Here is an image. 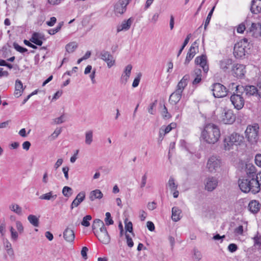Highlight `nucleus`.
I'll return each mask as SVG.
<instances>
[{
	"instance_id": "f257e3e1",
	"label": "nucleus",
	"mask_w": 261,
	"mask_h": 261,
	"mask_svg": "<svg viewBox=\"0 0 261 261\" xmlns=\"http://www.w3.org/2000/svg\"><path fill=\"white\" fill-rule=\"evenodd\" d=\"M220 135V130L217 125L208 123L205 125L201 137L206 143L214 144L218 141Z\"/></svg>"
},
{
	"instance_id": "f03ea898",
	"label": "nucleus",
	"mask_w": 261,
	"mask_h": 261,
	"mask_svg": "<svg viewBox=\"0 0 261 261\" xmlns=\"http://www.w3.org/2000/svg\"><path fill=\"white\" fill-rule=\"evenodd\" d=\"M257 173V169L254 165H247L246 178L239 180V186L242 192L244 193L250 192V187L249 186L252 182V179H254Z\"/></svg>"
},
{
	"instance_id": "7ed1b4c3",
	"label": "nucleus",
	"mask_w": 261,
	"mask_h": 261,
	"mask_svg": "<svg viewBox=\"0 0 261 261\" xmlns=\"http://www.w3.org/2000/svg\"><path fill=\"white\" fill-rule=\"evenodd\" d=\"M232 86H234L236 90L235 92L231 95L230 100L234 108L238 110H240L245 105V99L242 96L243 92L240 90L239 85L232 83Z\"/></svg>"
},
{
	"instance_id": "20e7f679",
	"label": "nucleus",
	"mask_w": 261,
	"mask_h": 261,
	"mask_svg": "<svg viewBox=\"0 0 261 261\" xmlns=\"http://www.w3.org/2000/svg\"><path fill=\"white\" fill-rule=\"evenodd\" d=\"M259 126L257 123L249 125L245 132V137L251 144H256L259 139Z\"/></svg>"
},
{
	"instance_id": "39448f33",
	"label": "nucleus",
	"mask_w": 261,
	"mask_h": 261,
	"mask_svg": "<svg viewBox=\"0 0 261 261\" xmlns=\"http://www.w3.org/2000/svg\"><path fill=\"white\" fill-rule=\"evenodd\" d=\"M243 140L244 137L242 135L233 133L224 138L223 140L224 149L229 150L233 145H240Z\"/></svg>"
},
{
	"instance_id": "423d86ee",
	"label": "nucleus",
	"mask_w": 261,
	"mask_h": 261,
	"mask_svg": "<svg viewBox=\"0 0 261 261\" xmlns=\"http://www.w3.org/2000/svg\"><path fill=\"white\" fill-rule=\"evenodd\" d=\"M211 90L216 98L224 97L227 95L228 92L226 87L219 83L213 84Z\"/></svg>"
},
{
	"instance_id": "0eeeda50",
	"label": "nucleus",
	"mask_w": 261,
	"mask_h": 261,
	"mask_svg": "<svg viewBox=\"0 0 261 261\" xmlns=\"http://www.w3.org/2000/svg\"><path fill=\"white\" fill-rule=\"evenodd\" d=\"M221 165V160L217 156L210 157L207 162L206 168L211 173H216L220 169Z\"/></svg>"
},
{
	"instance_id": "6e6552de",
	"label": "nucleus",
	"mask_w": 261,
	"mask_h": 261,
	"mask_svg": "<svg viewBox=\"0 0 261 261\" xmlns=\"http://www.w3.org/2000/svg\"><path fill=\"white\" fill-rule=\"evenodd\" d=\"M236 115L231 110H224L220 117V121L225 124H231L236 120Z\"/></svg>"
},
{
	"instance_id": "1a4fd4ad",
	"label": "nucleus",
	"mask_w": 261,
	"mask_h": 261,
	"mask_svg": "<svg viewBox=\"0 0 261 261\" xmlns=\"http://www.w3.org/2000/svg\"><path fill=\"white\" fill-rule=\"evenodd\" d=\"M204 189L208 192H212L215 190L218 185V179L215 176H208L204 181Z\"/></svg>"
},
{
	"instance_id": "9d476101",
	"label": "nucleus",
	"mask_w": 261,
	"mask_h": 261,
	"mask_svg": "<svg viewBox=\"0 0 261 261\" xmlns=\"http://www.w3.org/2000/svg\"><path fill=\"white\" fill-rule=\"evenodd\" d=\"M98 240L103 244H108L110 242V237L106 227L100 228L99 231L93 232Z\"/></svg>"
},
{
	"instance_id": "9b49d317",
	"label": "nucleus",
	"mask_w": 261,
	"mask_h": 261,
	"mask_svg": "<svg viewBox=\"0 0 261 261\" xmlns=\"http://www.w3.org/2000/svg\"><path fill=\"white\" fill-rule=\"evenodd\" d=\"M98 58L106 62L109 68L112 67L115 64V61L113 56L108 51L101 50L99 54Z\"/></svg>"
},
{
	"instance_id": "f8f14e48",
	"label": "nucleus",
	"mask_w": 261,
	"mask_h": 261,
	"mask_svg": "<svg viewBox=\"0 0 261 261\" xmlns=\"http://www.w3.org/2000/svg\"><path fill=\"white\" fill-rule=\"evenodd\" d=\"M195 63L199 65L203 69L204 73L206 74L209 70V66L207 61V56L205 54L197 57L195 59Z\"/></svg>"
},
{
	"instance_id": "ddd939ff",
	"label": "nucleus",
	"mask_w": 261,
	"mask_h": 261,
	"mask_svg": "<svg viewBox=\"0 0 261 261\" xmlns=\"http://www.w3.org/2000/svg\"><path fill=\"white\" fill-rule=\"evenodd\" d=\"M250 191L254 193H257L260 190L261 187V170L255 175L254 179H252L250 184Z\"/></svg>"
},
{
	"instance_id": "4468645a",
	"label": "nucleus",
	"mask_w": 261,
	"mask_h": 261,
	"mask_svg": "<svg viewBox=\"0 0 261 261\" xmlns=\"http://www.w3.org/2000/svg\"><path fill=\"white\" fill-rule=\"evenodd\" d=\"M231 71L233 76L240 79L244 76L246 72L245 66L240 64H234L232 67Z\"/></svg>"
},
{
	"instance_id": "2eb2a0df",
	"label": "nucleus",
	"mask_w": 261,
	"mask_h": 261,
	"mask_svg": "<svg viewBox=\"0 0 261 261\" xmlns=\"http://www.w3.org/2000/svg\"><path fill=\"white\" fill-rule=\"evenodd\" d=\"M246 45H243V42H239L234 45L233 55L237 59H241L245 55Z\"/></svg>"
},
{
	"instance_id": "dca6fc26",
	"label": "nucleus",
	"mask_w": 261,
	"mask_h": 261,
	"mask_svg": "<svg viewBox=\"0 0 261 261\" xmlns=\"http://www.w3.org/2000/svg\"><path fill=\"white\" fill-rule=\"evenodd\" d=\"M132 0H119L114 6L115 13L122 14L126 10V7Z\"/></svg>"
},
{
	"instance_id": "f3484780",
	"label": "nucleus",
	"mask_w": 261,
	"mask_h": 261,
	"mask_svg": "<svg viewBox=\"0 0 261 261\" xmlns=\"http://www.w3.org/2000/svg\"><path fill=\"white\" fill-rule=\"evenodd\" d=\"M240 90L245 93L247 96H257V86L246 85L245 86H239Z\"/></svg>"
},
{
	"instance_id": "a211bd4d",
	"label": "nucleus",
	"mask_w": 261,
	"mask_h": 261,
	"mask_svg": "<svg viewBox=\"0 0 261 261\" xmlns=\"http://www.w3.org/2000/svg\"><path fill=\"white\" fill-rule=\"evenodd\" d=\"M254 38H258L261 36V23H252L251 27L247 30Z\"/></svg>"
},
{
	"instance_id": "6ab92c4d",
	"label": "nucleus",
	"mask_w": 261,
	"mask_h": 261,
	"mask_svg": "<svg viewBox=\"0 0 261 261\" xmlns=\"http://www.w3.org/2000/svg\"><path fill=\"white\" fill-rule=\"evenodd\" d=\"M134 20V18L132 17L127 20H124L122 22L121 24L117 27V32L118 33L122 31L128 30L130 29Z\"/></svg>"
},
{
	"instance_id": "aec40b11",
	"label": "nucleus",
	"mask_w": 261,
	"mask_h": 261,
	"mask_svg": "<svg viewBox=\"0 0 261 261\" xmlns=\"http://www.w3.org/2000/svg\"><path fill=\"white\" fill-rule=\"evenodd\" d=\"M232 64V60L230 59H223L219 62V66L220 68L223 71L226 72L230 69L231 65Z\"/></svg>"
},
{
	"instance_id": "412c9836",
	"label": "nucleus",
	"mask_w": 261,
	"mask_h": 261,
	"mask_svg": "<svg viewBox=\"0 0 261 261\" xmlns=\"http://www.w3.org/2000/svg\"><path fill=\"white\" fill-rule=\"evenodd\" d=\"M190 79V75L189 74L185 75L181 80L178 82L176 90L181 92H183L185 87L188 85V82Z\"/></svg>"
},
{
	"instance_id": "4be33fe9",
	"label": "nucleus",
	"mask_w": 261,
	"mask_h": 261,
	"mask_svg": "<svg viewBox=\"0 0 261 261\" xmlns=\"http://www.w3.org/2000/svg\"><path fill=\"white\" fill-rule=\"evenodd\" d=\"M182 93L175 90L170 96L169 101L172 105H176L180 100Z\"/></svg>"
},
{
	"instance_id": "5701e85b",
	"label": "nucleus",
	"mask_w": 261,
	"mask_h": 261,
	"mask_svg": "<svg viewBox=\"0 0 261 261\" xmlns=\"http://www.w3.org/2000/svg\"><path fill=\"white\" fill-rule=\"evenodd\" d=\"M85 198V193L84 192H80L76 196V198L73 200L70 207L73 209L74 207L78 206L80 204L84 201Z\"/></svg>"
},
{
	"instance_id": "b1692460",
	"label": "nucleus",
	"mask_w": 261,
	"mask_h": 261,
	"mask_svg": "<svg viewBox=\"0 0 261 261\" xmlns=\"http://www.w3.org/2000/svg\"><path fill=\"white\" fill-rule=\"evenodd\" d=\"M202 71L200 69L195 68L193 71V75L194 76V79L192 82V84L194 86H197L202 80Z\"/></svg>"
},
{
	"instance_id": "393cba45",
	"label": "nucleus",
	"mask_w": 261,
	"mask_h": 261,
	"mask_svg": "<svg viewBox=\"0 0 261 261\" xmlns=\"http://www.w3.org/2000/svg\"><path fill=\"white\" fill-rule=\"evenodd\" d=\"M250 11L253 14L260 13L261 12V0H252Z\"/></svg>"
},
{
	"instance_id": "a878e982",
	"label": "nucleus",
	"mask_w": 261,
	"mask_h": 261,
	"mask_svg": "<svg viewBox=\"0 0 261 261\" xmlns=\"http://www.w3.org/2000/svg\"><path fill=\"white\" fill-rule=\"evenodd\" d=\"M64 239L68 242H72L75 238V234L72 229L66 228L63 232Z\"/></svg>"
},
{
	"instance_id": "bb28decb",
	"label": "nucleus",
	"mask_w": 261,
	"mask_h": 261,
	"mask_svg": "<svg viewBox=\"0 0 261 261\" xmlns=\"http://www.w3.org/2000/svg\"><path fill=\"white\" fill-rule=\"evenodd\" d=\"M23 89L21 81L19 80H17L15 81L14 95L17 97H20L22 95Z\"/></svg>"
},
{
	"instance_id": "cd10ccee",
	"label": "nucleus",
	"mask_w": 261,
	"mask_h": 261,
	"mask_svg": "<svg viewBox=\"0 0 261 261\" xmlns=\"http://www.w3.org/2000/svg\"><path fill=\"white\" fill-rule=\"evenodd\" d=\"M103 194L99 189H96L90 192L89 194V199L91 201L95 199H100L103 197Z\"/></svg>"
},
{
	"instance_id": "c85d7f7f",
	"label": "nucleus",
	"mask_w": 261,
	"mask_h": 261,
	"mask_svg": "<svg viewBox=\"0 0 261 261\" xmlns=\"http://www.w3.org/2000/svg\"><path fill=\"white\" fill-rule=\"evenodd\" d=\"M248 208L252 213L256 214L260 209V204L256 200H252L249 203Z\"/></svg>"
},
{
	"instance_id": "c756f323",
	"label": "nucleus",
	"mask_w": 261,
	"mask_h": 261,
	"mask_svg": "<svg viewBox=\"0 0 261 261\" xmlns=\"http://www.w3.org/2000/svg\"><path fill=\"white\" fill-rule=\"evenodd\" d=\"M39 38H40V33L34 32L33 33L31 38L30 39V41L36 44V46H41L43 44V41L39 39Z\"/></svg>"
},
{
	"instance_id": "7c9ffc66",
	"label": "nucleus",
	"mask_w": 261,
	"mask_h": 261,
	"mask_svg": "<svg viewBox=\"0 0 261 261\" xmlns=\"http://www.w3.org/2000/svg\"><path fill=\"white\" fill-rule=\"evenodd\" d=\"M181 210L176 206L172 208V219L173 221L177 222L180 219Z\"/></svg>"
},
{
	"instance_id": "2f4dec72",
	"label": "nucleus",
	"mask_w": 261,
	"mask_h": 261,
	"mask_svg": "<svg viewBox=\"0 0 261 261\" xmlns=\"http://www.w3.org/2000/svg\"><path fill=\"white\" fill-rule=\"evenodd\" d=\"M105 227L106 226L104 224L103 222L99 219H95L92 225V230L93 232H94V231H97V230H96V229L97 228H102Z\"/></svg>"
},
{
	"instance_id": "473e14b6",
	"label": "nucleus",
	"mask_w": 261,
	"mask_h": 261,
	"mask_svg": "<svg viewBox=\"0 0 261 261\" xmlns=\"http://www.w3.org/2000/svg\"><path fill=\"white\" fill-rule=\"evenodd\" d=\"M57 197V195L56 194H54L53 191H50L47 193L42 194L39 197V199L42 200H55Z\"/></svg>"
},
{
	"instance_id": "72a5a7b5",
	"label": "nucleus",
	"mask_w": 261,
	"mask_h": 261,
	"mask_svg": "<svg viewBox=\"0 0 261 261\" xmlns=\"http://www.w3.org/2000/svg\"><path fill=\"white\" fill-rule=\"evenodd\" d=\"M132 69V66L130 64L126 66L124 71L125 75L122 74L121 76V81L122 82H124L125 83L127 82L128 79L130 76Z\"/></svg>"
},
{
	"instance_id": "f704fd0d",
	"label": "nucleus",
	"mask_w": 261,
	"mask_h": 261,
	"mask_svg": "<svg viewBox=\"0 0 261 261\" xmlns=\"http://www.w3.org/2000/svg\"><path fill=\"white\" fill-rule=\"evenodd\" d=\"M194 49L193 46L192 47H190L186 56V58L184 64L185 65H187L189 63L190 61L193 58L196 54V51L193 50Z\"/></svg>"
},
{
	"instance_id": "c9c22d12",
	"label": "nucleus",
	"mask_w": 261,
	"mask_h": 261,
	"mask_svg": "<svg viewBox=\"0 0 261 261\" xmlns=\"http://www.w3.org/2000/svg\"><path fill=\"white\" fill-rule=\"evenodd\" d=\"M77 47V44L75 42H71L67 44L66 46V50L68 53H73Z\"/></svg>"
},
{
	"instance_id": "e433bc0d",
	"label": "nucleus",
	"mask_w": 261,
	"mask_h": 261,
	"mask_svg": "<svg viewBox=\"0 0 261 261\" xmlns=\"http://www.w3.org/2000/svg\"><path fill=\"white\" fill-rule=\"evenodd\" d=\"M93 132L91 130L87 131L85 133V143L90 145L93 141Z\"/></svg>"
},
{
	"instance_id": "4c0bfd02",
	"label": "nucleus",
	"mask_w": 261,
	"mask_h": 261,
	"mask_svg": "<svg viewBox=\"0 0 261 261\" xmlns=\"http://www.w3.org/2000/svg\"><path fill=\"white\" fill-rule=\"evenodd\" d=\"M28 219L30 223L35 227H38L39 226V219L35 215H30Z\"/></svg>"
},
{
	"instance_id": "58836bf2",
	"label": "nucleus",
	"mask_w": 261,
	"mask_h": 261,
	"mask_svg": "<svg viewBox=\"0 0 261 261\" xmlns=\"http://www.w3.org/2000/svg\"><path fill=\"white\" fill-rule=\"evenodd\" d=\"M9 208L18 215H20L22 214V208L18 204H12L10 205Z\"/></svg>"
},
{
	"instance_id": "ea45409f",
	"label": "nucleus",
	"mask_w": 261,
	"mask_h": 261,
	"mask_svg": "<svg viewBox=\"0 0 261 261\" xmlns=\"http://www.w3.org/2000/svg\"><path fill=\"white\" fill-rule=\"evenodd\" d=\"M64 24L63 21L60 22L58 25H57L56 28L55 29H51L49 30H48V33L49 34L51 35H53L55 34L56 33H58L61 29L62 26Z\"/></svg>"
},
{
	"instance_id": "a19ab883",
	"label": "nucleus",
	"mask_w": 261,
	"mask_h": 261,
	"mask_svg": "<svg viewBox=\"0 0 261 261\" xmlns=\"http://www.w3.org/2000/svg\"><path fill=\"white\" fill-rule=\"evenodd\" d=\"M254 246L257 247L258 249H261V236H258V233L253 238Z\"/></svg>"
},
{
	"instance_id": "79ce46f5",
	"label": "nucleus",
	"mask_w": 261,
	"mask_h": 261,
	"mask_svg": "<svg viewBox=\"0 0 261 261\" xmlns=\"http://www.w3.org/2000/svg\"><path fill=\"white\" fill-rule=\"evenodd\" d=\"M4 245L7 253L10 255H13L14 251L12 248V245L8 240H6V242L4 243Z\"/></svg>"
},
{
	"instance_id": "37998d69",
	"label": "nucleus",
	"mask_w": 261,
	"mask_h": 261,
	"mask_svg": "<svg viewBox=\"0 0 261 261\" xmlns=\"http://www.w3.org/2000/svg\"><path fill=\"white\" fill-rule=\"evenodd\" d=\"M167 186L169 187L171 191L177 189L178 187V185L175 184L173 177L171 176L168 180Z\"/></svg>"
},
{
	"instance_id": "c03bdc74",
	"label": "nucleus",
	"mask_w": 261,
	"mask_h": 261,
	"mask_svg": "<svg viewBox=\"0 0 261 261\" xmlns=\"http://www.w3.org/2000/svg\"><path fill=\"white\" fill-rule=\"evenodd\" d=\"M215 8V6H214L208 14V15L206 17V19L205 20V23H204V29L205 30H206V28L210 23L212 16L213 15V13L214 12Z\"/></svg>"
},
{
	"instance_id": "a18cd8bd",
	"label": "nucleus",
	"mask_w": 261,
	"mask_h": 261,
	"mask_svg": "<svg viewBox=\"0 0 261 261\" xmlns=\"http://www.w3.org/2000/svg\"><path fill=\"white\" fill-rule=\"evenodd\" d=\"M92 219V217L91 215H88L85 216L82 221L81 222L82 225L85 226V227H88L90 226V223L89 222V221H90Z\"/></svg>"
},
{
	"instance_id": "49530a36",
	"label": "nucleus",
	"mask_w": 261,
	"mask_h": 261,
	"mask_svg": "<svg viewBox=\"0 0 261 261\" xmlns=\"http://www.w3.org/2000/svg\"><path fill=\"white\" fill-rule=\"evenodd\" d=\"M191 37V34H188L187 36V37H186V39H185L184 42V43L182 44V45L181 46V48H180L179 50L178 51V53L177 54V57L179 56V55L181 54V53L183 49H184L185 46L188 43Z\"/></svg>"
},
{
	"instance_id": "de8ad7c7",
	"label": "nucleus",
	"mask_w": 261,
	"mask_h": 261,
	"mask_svg": "<svg viewBox=\"0 0 261 261\" xmlns=\"http://www.w3.org/2000/svg\"><path fill=\"white\" fill-rule=\"evenodd\" d=\"M72 189L70 187L65 186L62 190V193L65 197H69L72 194Z\"/></svg>"
},
{
	"instance_id": "09e8293b",
	"label": "nucleus",
	"mask_w": 261,
	"mask_h": 261,
	"mask_svg": "<svg viewBox=\"0 0 261 261\" xmlns=\"http://www.w3.org/2000/svg\"><path fill=\"white\" fill-rule=\"evenodd\" d=\"M176 123L175 122H172L166 126H162L163 129L165 130V133H169L172 129L176 128Z\"/></svg>"
},
{
	"instance_id": "8fccbe9b",
	"label": "nucleus",
	"mask_w": 261,
	"mask_h": 261,
	"mask_svg": "<svg viewBox=\"0 0 261 261\" xmlns=\"http://www.w3.org/2000/svg\"><path fill=\"white\" fill-rule=\"evenodd\" d=\"M105 221L107 225L109 226L113 224L114 221L113 220L111 214L109 212H107L106 213V218L105 219Z\"/></svg>"
},
{
	"instance_id": "3c124183",
	"label": "nucleus",
	"mask_w": 261,
	"mask_h": 261,
	"mask_svg": "<svg viewBox=\"0 0 261 261\" xmlns=\"http://www.w3.org/2000/svg\"><path fill=\"white\" fill-rule=\"evenodd\" d=\"M14 48L18 52L20 53H24L28 51V49L20 46L18 43L16 42L13 43Z\"/></svg>"
},
{
	"instance_id": "603ef678",
	"label": "nucleus",
	"mask_w": 261,
	"mask_h": 261,
	"mask_svg": "<svg viewBox=\"0 0 261 261\" xmlns=\"http://www.w3.org/2000/svg\"><path fill=\"white\" fill-rule=\"evenodd\" d=\"M156 103L157 100H155L153 102L149 105V106L148 108V112L149 114L151 115L155 114V110L154 109V108L155 107Z\"/></svg>"
},
{
	"instance_id": "864d4df0",
	"label": "nucleus",
	"mask_w": 261,
	"mask_h": 261,
	"mask_svg": "<svg viewBox=\"0 0 261 261\" xmlns=\"http://www.w3.org/2000/svg\"><path fill=\"white\" fill-rule=\"evenodd\" d=\"M11 239L13 241H16L18 238V232L15 231L12 226L10 227Z\"/></svg>"
},
{
	"instance_id": "5fc2aeb1",
	"label": "nucleus",
	"mask_w": 261,
	"mask_h": 261,
	"mask_svg": "<svg viewBox=\"0 0 261 261\" xmlns=\"http://www.w3.org/2000/svg\"><path fill=\"white\" fill-rule=\"evenodd\" d=\"M162 115L164 119H168L171 117V115L168 113L167 108L165 105L163 106V110Z\"/></svg>"
},
{
	"instance_id": "6e6d98bb",
	"label": "nucleus",
	"mask_w": 261,
	"mask_h": 261,
	"mask_svg": "<svg viewBox=\"0 0 261 261\" xmlns=\"http://www.w3.org/2000/svg\"><path fill=\"white\" fill-rule=\"evenodd\" d=\"M245 22H243L240 24L237 29V31L238 33H243L246 29Z\"/></svg>"
},
{
	"instance_id": "4d7b16f0",
	"label": "nucleus",
	"mask_w": 261,
	"mask_h": 261,
	"mask_svg": "<svg viewBox=\"0 0 261 261\" xmlns=\"http://www.w3.org/2000/svg\"><path fill=\"white\" fill-rule=\"evenodd\" d=\"M141 74L140 73L138 74L137 76L135 77V79H134V80L133 81V83L132 84V86L133 87L135 88V87H138V86L139 84L140 80H141Z\"/></svg>"
},
{
	"instance_id": "13d9d810",
	"label": "nucleus",
	"mask_w": 261,
	"mask_h": 261,
	"mask_svg": "<svg viewBox=\"0 0 261 261\" xmlns=\"http://www.w3.org/2000/svg\"><path fill=\"white\" fill-rule=\"evenodd\" d=\"M238 249V246L234 243L230 244L228 246V250L230 252H234Z\"/></svg>"
},
{
	"instance_id": "bf43d9fd",
	"label": "nucleus",
	"mask_w": 261,
	"mask_h": 261,
	"mask_svg": "<svg viewBox=\"0 0 261 261\" xmlns=\"http://www.w3.org/2000/svg\"><path fill=\"white\" fill-rule=\"evenodd\" d=\"M202 255L200 251L196 249L194 250V258L196 261H199L201 259Z\"/></svg>"
},
{
	"instance_id": "052dcab7",
	"label": "nucleus",
	"mask_w": 261,
	"mask_h": 261,
	"mask_svg": "<svg viewBox=\"0 0 261 261\" xmlns=\"http://www.w3.org/2000/svg\"><path fill=\"white\" fill-rule=\"evenodd\" d=\"M16 226L18 231L20 233H22L23 232L24 228L20 221H17L16 222Z\"/></svg>"
},
{
	"instance_id": "680f3d73",
	"label": "nucleus",
	"mask_w": 261,
	"mask_h": 261,
	"mask_svg": "<svg viewBox=\"0 0 261 261\" xmlns=\"http://www.w3.org/2000/svg\"><path fill=\"white\" fill-rule=\"evenodd\" d=\"M243 226L242 225H239L234 229V233L236 235H242L243 233Z\"/></svg>"
},
{
	"instance_id": "e2e57ef3",
	"label": "nucleus",
	"mask_w": 261,
	"mask_h": 261,
	"mask_svg": "<svg viewBox=\"0 0 261 261\" xmlns=\"http://www.w3.org/2000/svg\"><path fill=\"white\" fill-rule=\"evenodd\" d=\"M125 228L126 231L132 232L133 230L132 223L131 222L126 223V221H125Z\"/></svg>"
},
{
	"instance_id": "0e129e2a",
	"label": "nucleus",
	"mask_w": 261,
	"mask_h": 261,
	"mask_svg": "<svg viewBox=\"0 0 261 261\" xmlns=\"http://www.w3.org/2000/svg\"><path fill=\"white\" fill-rule=\"evenodd\" d=\"M64 118V115H62L59 117L55 118L54 120V122L55 123L57 124H59L62 123H63L65 121Z\"/></svg>"
},
{
	"instance_id": "69168bd1",
	"label": "nucleus",
	"mask_w": 261,
	"mask_h": 261,
	"mask_svg": "<svg viewBox=\"0 0 261 261\" xmlns=\"http://www.w3.org/2000/svg\"><path fill=\"white\" fill-rule=\"evenodd\" d=\"M125 237L126 239L127 246L130 248L134 246V242L133 241L132 239L127 234H125Z\"/></svg>"
},
{
	"instance_id": "338daca9",
	"label": "nucleus",
	"mask_w": 261,
	"mask_h": 261,
	"mask_svg": "<svg viewBox=\"0 0 261 261\" xmlns=\"http://www.w3.org/2000/svg\"><path fill=\"white\" fill-rule=\"evenodd\" d=\"M56 18L55 17H51L49 21L46 22V23L49 27H53L56 23Z\"/></svg>"
},
{
	"instance_id": "774afa93",
	"label": "nucleus",
	"mask_w": 261,
	"mask_h": 261,
	"mask_svg": "<svg viewBox=\"0 0 261 261\" xmlns=\"http://www.w3.org/2000/svg\"><path fill=\"white\" fill-rule=\"evenodd\" d=\"M255 162L257 166L261 167V154H257L255 155Z\"/></svg>"
}]
</instances>
